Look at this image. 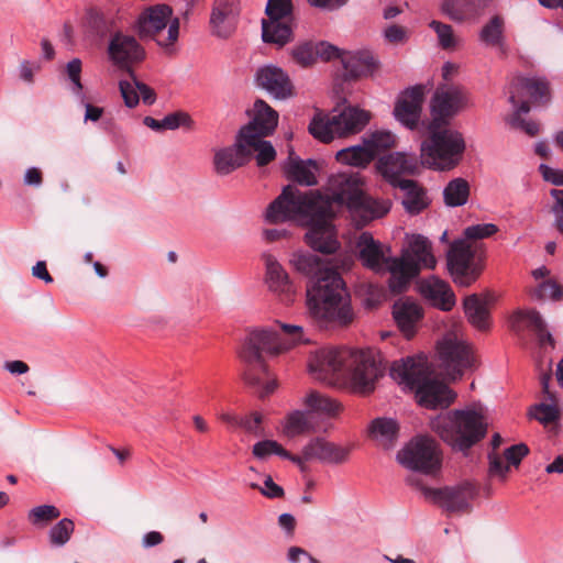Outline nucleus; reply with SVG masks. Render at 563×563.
I'll use <instances>...</instances> for the list:
<instances>
[{
    "label": "nucleus",
    "mask_w": 563,
    "mask_h": 563,
    "mask_svg": "<svg viewBox=\"0 0 563 563\" xmlns=\"http://www.w3.org/2000/svg\"><path fill=\"white\" fill-rule=\"evenodd\" d=\"M346 206L353 213H361L364 222L373 219L368 201L362 189L357 173H339L329 178L325 191L308 190L287 185L280 195L269 203L265 218L269 223L288 220L300 221L309 229L306 243L322 254H333L340 247L332 219L336 211Z\"/></svg>",
    "instance_id": "nucleus-1"
},
{
    "label": "nucleus",
    "mask_w": 563,
    "mask_h": 563,
    "mask_svg": "<svg viewBox=\"0 0 563 563\" xmlns=\"http://www.w3.org/2000/svg\"><path fill=\"white\" fill-rule=\"evenodd\" d=\"M290 265L309 278L306 306L309 317L321 329H344L355 320L351 296L341 275L309 252H295Z\"/></svg>",
    "instance_id": "nucleus-2"
},
{
    "label": "nucleus",
    "mask_w": 563,
    "mask_h": 563,
    "mask_svg": "<svg viewBox=\"0 0 563 563\" xmlns=\"http://www.w3.org/2000/svg\"><path fill=\"white\" fill-rule=\"evenodd\" d=\"M280 329L282 332L271 328L252 330L240 352V357L245 364L244 382L254 388L261 398L271 395L277 387L276 380L269 375L264 354L277 356L306 341L300 325L280 323Z\"/></svg>",
    "instance_id": "nucleus-3"
},
{
    "label": "nucleus",
    "mask_w": 563,
    "mask_h": 563,
    "mask_svg": "<svg viewBox=\"0 0 563 563\" xmlns=\"http://www.w3.org/2000/svg\"><path fill=\"white\" fill-rule=\"evenodd\" d=\"M310 369L323 379L328 375L345 379L352 390L361 395L374 391L383 375L380 354L374 347L320 349L310 362Z\"/></svg>",
    "instance_id": "nucleus-4"
},
{
    "label": "nucleus",
    "mask_w": 563,
    "mask_h": 563,
    "mask_svg": "<svg viewBox=\"0 0 563 563\" xmlns=\"http://www.w3.org/2000/svg\"><path fill=\"white\" fill-rule=\"evenodd\" d=\"M431 368L424 355L408 356L389 365V376L400 378L411 391L417 402L427 409H446L455 400V393L437 378L431 377Z\"/></svg>",
    "instance_id": "nucleus-5"
},
{
    "label": "nucleus",
    "mask_w": 563,
    "mask_h": 563,
    "mask_svg": "<svg viewBox=\"0 0 563 563\" xmlns=\"http://www.w3.org/2000/svg\"><path fill=\"white\" fill-rule=\"evenodd\" d=\"M429 427L453 451L466 454L488 432L484 415L474 409H451L432 417Z\"/></svg>",
    "instance_id": "nucleus-6"
},
{
    "label": "nucleus",
    "mask_w": 563,
    "mask_h": 563,
    "mask_svg": "<svg viewBox=\"0 0 563 563\" xmlns=\"http://www.w3.org/2000/svg\"><path fill=\"white\" fill-rule=\"evenodd\" d=\"M498 231L493 223H482L464 229L462 239L454 240L446 252V269L452 282L459 287L472 286L482 275L484 265L476 258L468 240H482Z\"/></svg>",
    "instance_id": "nucleus-7"
},
{
    "label": "nucleus",
    "mask_w": 563,
    "mask_h": 563,
    "mask_svg": "<svg viewBox=\"0 0 563 563\" xmlns=\"http://www.w3.org/2000/svg\"><path fill=\"white\" fill-rule=\"evenodd\" d=\"M371 121V112L357 106L344 104L331 112H317L309 123L310 134L323 142L330 143L335 137H346L360 133Z\"/></svg>",
    "instance_id": "nucleus-8"
},
{
    "label": "nucleus",
    "mask_w": 563,
    "mask_h": 563,
    "mask_svg": "<svg viewBox=\"0 0 563 563\" xmlns=\"http://www.w3.org/2000/svg\"><path fill=\"white\" fill-rule=\"evenodd\" d=\"M429 136L421 143L422 163L435 170L457 166L465 151L463 135L455 130L428 126Z\"/></svg>",
    "instance_id": "nucleus-9"
},
{
    "label": "nucleus",
    "mask_w": 563,
    "mask_h": 563,
    "mask_svg": "<svg viewBox=\"0 0 563 563\" xmlns=\"http://www.w3.org/2000/svg\"><path fill=\"white\" fill-rule=\"evenodd\" d=\"M173 9L167 4H155L143 10L134 29L141 40H154L166 52L173 51L179 37V18H172Z\"/></svg>",
    "instance_id": "nucleus-10"
},
{
    "label": "nucleus",
    "mask_w": 563,
    "mask_h": 563,
    "mask_svg": "<svg viewBox=\"0 0 563 563\" xmlns=\"http://www.w3.org/2000/svg\"><path fill=\"white\" fill-rule=\"evenodd\" d=\"M386 152L387 131H376L364 136L361 144L340 150L335 158L342 164L355 167H365L372 161L378 158L375 166L376 173L387 180Z\"/></svg>",
    "instance_id": "nucleus-11"
},
{
    "label": "nucleus",
    "mask_w": 563,
    "mask_h": 563,
    "mask_svg": "<svg viewBox=\"0 0 563 563\" xmlns=\"http://www.w3.org/2000/svg\"><path fill=\"white\" fill-rule=\"evenodd\" d=\"M397 460L409 470L433 475L441 468L442 452L432 437L417 435L398 452Z\"/></svg>",
    "instance_id": "nucleus-12"
},
{
    "label": "nucleus",
    "mask_w": 563,
    "mask_h": 563,
    "mask_svg": "<svg viewBox=\"0 0 563 563\" xmlns=\"http://www.w3.org/2000/svg\"><path fill=\"white\" fill-rule=\"evenodd\" d=\"M437 356L440 365L452 379H460L465 369L475 365L474 347L454 333H446L437 342Z\"/></svg>",
    "instance_id": "nucleus-13"
},
{
    "label": "nucleus",
    "mask_w": 563,
    "mask_h": 563,
    "mask_svg": "<svg viewBox=\"0 0 563 563\" xmlns=\"http://www.w3.org/2000/svg\"><path fill=\"white\" fill-rule=\"evenodd\" d=\"M398 159V153L389 152V186L399 190L395 197L401 201L405 211L410 216H418L429 208L431 199L427 189L419 181L404 178L391 172V167L397 165Z\"/></svg>",
    "instance_id": "nucleus-14"
},
{
    "label": "nucleus",
    "mask_w": 563,
    "mask_h": 563,
    "mask_svg": "<svg viewBox=\"0 0 563 563\" xmlns=\"http://www.w3.org/2000/svg\"><path fill=\"white\" fill-rule=\"evenodd\" d=\"M476 495V486L467 481L455 486L424 489V496L448 512L470 511Z\"/></svg>",
    "instance_id": "nucleus-15"
},
{
    "label": "nucleus",
    "mask_w": 563,
    "mask_h": 563,
    "mask_svg": "<svg viewBox=\"0 0 563 563\" xmlns=\"http://www.w3.org/2000/svg\"><path fill=\"white\" fill-rule=\"evenodd\" d=\"M465 98L455 87L437 88L431 101L430 112L431 121L428 126L445 128L464 107Z\"/></svg>",
    "instance_id": "nucleus-16"
},
{
    "label": "nucleus",
    "mask_w": 563,
    "mask_h": 563,
    "mask_svg": "<svg viewBox=\"0 0 563 563\" xmlns=\"http://www.w3.org/2000/svg\"><path fill=\"white\" fill-rule=\"evenodd\" d=\"M108 55L115 66L130 75L133 65L143 62L146 53L134 36L115 32L110 38Z\"/></svg>",
    "instance_id": "nucleus-17"
},
{
    "label": "nucleus",
    "mask_w": 563,
    "mask_h": 563,
    "mask_svg": "<svg viewBox=\"0 0 563 563\" xmlns=\"http://www.w3.org/2000/svg\"><path fill=\"white\" fill-rule=\"evenodd\" d=\"M424 93V85H415L405 89L396 101L394 108L395 118L411 131L418 128Z\"/></svg>",
    "instance_id": "nucleus-18"
},
{
    "label": "nucleus",
    "mask_w": 563,
    "mask_h": 563,
    "mask_svg": "<svg viewBox=\"0 0 563 563\" xmlns=\"http://www.w3.org/2000/svg\"><path fill=\"white\" fill-rule=\"evenodd\" d=\"M508 92V101L514 107H518V99L523 97L534 104H544L551 97L549 81L543 77L517 76L511 80Z\"/></svg>",
    "instance_id": "nucleus-19"
},
{
    "label": "nucleus",
    "mask_w": 563,
    "mask_h": 563,
    "mask_svg": "<svg viewBox=\"0 0 563 563\" xmlns=\"http://www.w3.org/2000/svg\"><path fill=\"white\" fill-rule=\"evenodd\" d=\"M263 261L265 265L264 282L268 290L280 301L285 303L292 302L296 287L287 271L272 254H264Z\"/></svg>",
    "instance_id": "nucleus-20"
},
{
    "label": "nucleus",
    "mask_w": 563,
    "mask_h": 563,
    "mask_svg": "<svg viewBox=\"0 0 563 563\" xmlns=\"http://www.w3.org/2000/svg\"><path fill=\"white\" fill-rule=\"evenodd\" d=\"M416 290L442 311H450L455 306L456 299L450 284L437 275L418 279Z\"/></svg>",
    "instance_id": "nucleus-21"
},
{
    "label": "nucleus",
    "mask_w": 563,
    "mask_h": 563,
    "mask_svg": "<svg viewBox=\"0 0 563 563\" xmlns=\"http://www.w3.org/2000/svg\"><path fill=\"white\" fill-rule=\"evenodd\" d=\"M255 80L258 87L266 90L275 99L285 100L294 96V86L288 74L278 66L265 65L260 67Z\"/></svg>",
    "instance_id": "nucleus-22"
},
{
    "label": "nucleus",
    "mask_w": 563,
    "mask_h": 563,
    "mask_svg": "<svg viewBox=\"0 0 563 563\" xmlns=\"http://www.w3.org/2000/svg\"><path fill=\"white\" fill-rule=\"evenodd\" d=\"M238 16V0H214L209 22L211 33L228 38L235 31Z\"/></svg>",
    "instance_id": "nucleus-23"
},
{
    "label": "nucleus",
    "mask_w": 563,
    "mask_h": 563,
    "mask_svg": "<svg viewBox=\"0 0 563 563\" xmlns=\"http://www.w3.org/2000/svg\"><path fill=\"white\" fill-rule=\"evenodd\" d=\"M399 256L408 263H416L420 272L433 271L438 263L431 241L421 234L407 235V244L401 249Z\"/></svg>",
    "instance_id": "nucleus-24"
},
{
    "label": "nucleus",
    "mask_w": 563,
    "mask_h": 563,
    "mask_svg": "<svg viewBox=\"0 0 563 563\" xmlns=\"http://www.w3.org/2000/svg\"><path fill=\"white\" fill-rule=\"evenodd\" d=\"M420 269L416 263H408L400 256L389 255V295L407 292L411 284L420 279Z\"/></svg>",
    "instance_id": "nucleus-25"
},
{
    "label": "nucleus",
    "mask_w": 563,
    "mask_h": 563,
    "mask_svg": "<svg viewBox=\"0 0 563 563\" xmlns=\"http://www.w3.org/2000/svg\"><path fill=\"white\" fill-rule=\"evenodd\" d=\"M391 314L399 331L407 340L416 335L417 324L423 318L422 308L411 298L395 301Z\"/></svg>",
    "instance_id": "nucleus-26"
},
{
    "label": "nucleus",
    "mask_w": 563,
    "mask_h": 563,
    "mask_svg": "<svg viewBox=\"0 0 563 563\" xmlns=\"http://www.w3.org/2000/svg\"><path fill=\"white\" fill-rule=\"evenodd\" d=\"M351 448H343L324 439L316 438L303 446L307 461L318 460L329 464H341L347 461Z\"/></svg>",
    "instance_id": "nucleus-27"
},
{
    "label": "nucleus",
    "mask_w": 563,
    "mask_h": 563,
    "mask_svg": "<svg viewBox=\"0 0 563 563\" xmlns=\"http://www.w3.org/2000/svg\"><path fill=\"white\" fill-rule=\"evenodd\" d=\"M246 163L241 131L235 143L214 152L213 168L220 176H227Z\"/></svg>",
    "instance_id": "nucleus-28"
},
{
    "label": "nucleus",
    "mask_w": 563,
    "mask_h": 563,
    "mask_svg": "<svg viewBox=\"0 0 563 563\" xmlns=\"http://www.w3.org/2000/svg\"><path fill=\"white\" fill-rule=\"evenodd\" d=\"M130 79L119 81V89L128 108H134L139 104L140 99L146 106H152L156 101V93L146 84L139 80L134 70H130Z\"/></svg>",
    "instance_id": "nucleus-29"
},
{
    "label": "nucleus",
    "mask_w": 563,
    "mask_h": 563,
    "mask_svg": "<svg viewBox=\"0 0 563 563\" xmlns=\"http://www.w3.org/2000/svg\"><path fill=\"white\" fill-rule=\"evenodd\" d=\"M341 63L345 80L367 76L376 67V59L369 51L344 52L341 56Z\"/></svg>",
    "instance_id": "nucleus-30"
},
{
    "label": "nucleus",
    "mask_w": 563,
    "mask_h": 563,
    "mask_svg": "<svg viewBox=\"0 0 563 563\" xmlns=\"http://www.w3.org/2000/svg\"><path fill=\"white\" fill-rule=\"evenodd\" d=\"M490 299L476 294L467 296L463 301L467 321L479 331H487L492 325L489 306Z\"/></svg>",
    "instance_id": "nucleus-31"
},
{
    "label": "nucleus",
    "mask_w": 563,
    "mask_h": 563,
    "mask_svg": "<svg viewBox=\"0 0 563 563\" xmlns=\"http://www.w3.org/2000/svg\"><path fill=\"white\" fill-rule=\"evenodd\" d=\"M278 123V113L264 100H256L254 103V118L240 131L269 135Z\"/></svg>",
    "instance_id": "nucleus-32"
},
{
    "label": "nucleus",
    "mask_w": 563,
    "mask_h": 563,
    "mask_svg": "<svg viewBox=\"0 0 563 563\" xmlns=\"http://www.w3.org/2000/svg\"><path fill=\"white\" fill-rule=\"evenodd\" d=\"M358 257L362 264L375 273H384L387 268V260L384 253L371 234L362 233L358 242Z\"/></svg>",
    "instance_id": "nucleus-33"
},
{
    "label": "nucleus",
    "mask_w": 563,
    "mask_h": 563,
    "mask_svg": "<svg viewBox=\"0 0 563 563\" xmlns=\"http://www.w3.org/2000/svg\"><path fill=\"white\" fill-rule=\"evenodd\" d=\"M241 135L246 161L253 153L258 166H265L275 159L276 151L271 142L263 140L265 135L242 131Z\"/></svg>",
    "instance_id": "nucleus-34"
},
{
    "label": "nucleus",
    "mask_w": 563,
    "mask_h": 563,
    "mask_svg": "<svg viewBox=\"0 0 563 563\" xmlns=\"http://www.w3.org/2000/svg\"><path fill=\"white\" fill-rule=\"evenodd\" d=\"M511 321L514 329L516 328L517 323L527 321L528 327L536 333L538 342L541 346L549 344L550 346L554 347V339L548 331L542 316L536 309H518L514 312Z\"/></svg>",
    "instance_id": "nucleus-35"
},
{
    "label": "nucleus",
    "mask_w": 563,
    "mask_h": 563,
    "mask_svg": "<svg viewBox=\"0 0 563 563\" xmlns=\"http://www.w3.org/2000/svg\"><path fill=\"white\" fill-rule=\"evenodd\" d=\"M318 170L317 162L309 159H300L299 157H289L286 166V174L289 179L301 186H314L318 184L316 173Z\"/></svg>",
    "instance_id": "nucleus-36"
},
{
    "label": "nucleus",
    "mask_w": 563,
    "mask_h": 563,
    "mask_svg": "<svg viewBox=\"0 0 563 563\" xmlns=\"http://www.w3.org/2000/svg\"><path fill=\"white\" fill-rule=\"evenodd\" d=\"M294 38L290 21L262 20V40L264 43L284 47Z\"/></svg>",
    "instance_id": "nucleus-37"
},
{
    "label": "nucleus",
    "mask_w": 563,
    "mask_h": 563,
    "mask_svg": "<svg viewBox=\"0 0 563 563\" xmlns=\"http://www.w3.org/2000/svg\"><path fill=\"white\" fill-rule=\"evenodd\" d=\"M82 26L88 37L103 40L113 30V21L96 9L87 10Z\"/></svg>",
    "instance_id": "nucleus-38"
},
{
    "label": "nucleus",
    "mask_w": 563,
    "mask_h": 563,
    "mask_svg": "<svg viewBox=\"0 0 563 563\" xmlns=\"http://www.w3.org/2000/svg\"><path fill=\"white\" fill-rule=\"evenodd\" d=\"M305 405L308 411L312 412L314 419L317 416L333 418L341 410L339 402L317 390H312L307 395Z\"/></svg>",
    "instance_id": "nucleus-39"
},
{
    "label": "nucleus",
    "mask_w": 563,
    "mask_h": 563,
    "mask_svg": "<svg viewBox=\"0 0 563 563\" xmlns=\"http://www.w3.org/2000/svg\"><path fill=\"white\" fill-rule=\"evenodd\" d=\"M319 429L317 420L312 412L307 410H296L288 415L285 433L288 437H295L303 433L314 432Z\"/></svg>",
    "instance_id": "nucleus-40"
},
{
    "label": "nucleus",
    "mask_w": 563,
    "mask_h": 563,
    "mask_svg": "<svg viewBox=\"0 0 563 563\" xmlns=\"http://www.w3.org/2000/svg\"><path fill=\"white\" fill-rule=\"evenodd\" d=\"M471 188L466 179L462 177L450 180L443 189V200L448 207H462L470 197Z\"/></svg>",
    "instance_id": "nucleus-41"
},
{
    "label": "nucleus",
    "mask_w": 563,
    "mask_h": 563,
    "mask_svg": "<svg viewBox=\"0 0 563 563\" xmlns=\"http://www.w3.org/2000/svg\"><path fill=\"white\" fill-rule=\"evenodd\" d=\"M440 10L454 22H463L476 15L473 0H442Z\"/></svg>",
    "instance_id": "nucleus-42"
},
{
    "label": "nucleus",
    "mask_w": 563,
    "mask_h": 563,
    "mask_svg": "<svg viewBox=\"0 0 563 563\" xmlns=\"http://www.w3.org/2000/svg\"><path fill=\"white\" fill-rule=\"evenodd\" d=\"M75 531V523L69 518H63L48 531V541L53 548H62L68 543Z\"/></svg>",
    "instance_id": "nucleus-43"
},
{
    "label": "nucleus",
    "mask_w": 563,
    "mask_h": 563,
    "mask_svg": "<svg viewBox=\"0 0 563 563\" xmlns=\"http://www.w3.org/2000/svg\"><path fill=\"white\" fill-rule=\"evenodd\" d=\"M356 291L363 305L368 309L376 308L386 296L382 287L369 282L361 283Z\"/></svg>",
    "instance_id": "nucleus-44"
},
{
    "label": "nucleus",
    "mask_w": 563,
    "mask_h": 563,
    "mask_svg": "<svg viewBox=\"0 0 563 563\" xmlns=\"http://www.w3.org/2000/svg\"><path fill=\"white\" fill-rule=\"evenodd\" d=\"M515 108V113L511 117L509 123L514 128H519L523 130L528 135L536 136L540 131V126L534 121H527L521 118L522 114H527L530 112V103L528 100H521L518 107Z\"/></svg>",
    "instance_id": "nucleus-45"
},
{
    "label": "nucleus",
    "mask_w": 563,
    "mask_h": 563,
    "mask_svg": "<svg viewBox=\"0 0 563 563\" xmlns=\"http://www.w3.org/2000/svg\"><path fill=\"white\" fill-rule=\"evenodd\" d=\"M60 516L59 509L54 505H41L27 512V520L34 527H45Z\"/></svg>",
    "instance_id": "nucleus-46"
},
{
    "label": "nucleus",
    "mask_w": 563,
    "mask_h": 563,
    "mask_svg": "<svg viewBox=\"0 0 563 563\" xmlns=\"http://www.w3.org/2000/svg\"><path fill=\"white\" fill-rule=\"evenodd\" d=\"M504 20L499 15H494L482 29L481 41L487 45L496 46L503 41Z\"/></svg>",
    "instance_id": "nucleus-47"
},
{
    "label": "nucleus",
    "mask_w": 563,
    "mask_h": 563,
    "mask_svg": "<svg viewBox=\"0 0 563 563\" xmlns=\"http://www.w3.org/2000/svg\"><path fill=\"white\" fill-rule=\"evenodd\" d=\"M367 438L377 448L387 450V417H378L367 427Z\"/></svg>",
    "instance_id": "nucleus-48"
},
{
    "label": "nucleus",
    "mask_w": 563,
    "mask_h": 563,
    "mask_svg": "<svg viewBox=\"0 0 563 563\" xmlns=\"http://www.w3.org/2000/svg\"><path fill=\"white\" fill-rule=\"evenodd\" d=\"M291 0H268L265 8L266 20L291 21Z\"/></svg>",
    "instance_id": "nucleus-49"
},
{
    "label": "nucleus",
    "mask_w": 563,
    "mask_h": 563,
    "mask_svg": "<svg viewBox=\"0 0 563 563\" xmlns=\"http://www.w3.org/2000/svg\"><path fill=\"white\" fill-rule=\"evenodd\" d=\"M531 296L537 300L561 301L563 300V286L553 279H547L538 285Z\"/></svg>",
    "instance_id": "nucleus-50"
},
{
    "label": "nucleus",
    "mask_w": 563,
    "mask_h": 563,
    "mask_svg": "<svg viewBox=\"0 0 563 563\" xmlns=\"http://www.w3.org/2000/svg\"><path fill=\"white\" fill-rule=\"evenodd\" d=\"M294 62L301 67H308L316 63L314 43L305 41L298 43L290 49Z\"/></svg>",
    "instance_id": "nucleus-51"
},
{
    "label": "nucleus",
    "mask_w": 563,
    "mask_h": 563,
    "mask_svg": "<svg viewBox=\"0 0 563 563\" xmlns=\"http://www.w3.org/2000/svg\"><path fill=\"white\" fill-rule=\"evenodd\" d=\"M429 27L432 29L438 36L439 45L443 49H452L456 45V40L453 34V29L450 24L432 20L429 23Z\"/></svg>",
    "instance_id": "nucleus-52"
},
{
    "label": "nucleus",
    "mask_w": 563,
    "mask_h": 563,
    "mask_svg": "<svg viewBox=\"0 0 563 563\" xmlns=\"http://www.w3.org/2000/svg\"><path fill=\"white\" fill-rule=\"evenodd\" d=\"M532 409L536 412L530 410L531 417L544 426L556 422L560 418V410L554 404L540 402L534 405Z\"/></svg>",
    "instance_id": "nucleus-53"
},
{
    "label": "nucleus",
    "mask_w": 563,
    "mask_h": 563,
    "mask_svg": "<svg viewBox=\"0 0 563 563\" xmlns=\"http://www.w3.org/2000/svg\"><path fill=\"white\" fill-rule=\"evenodd\" d=\"M253 455L260 460H264L271 454L279 456L288 455L286 451L278 442L274 440H263L253 445Z\"/></svg>",
    "instance_id": "nucleus-54"
},
{
    "label": "nucleus",
    "mask_w": 563,
    "mask_h": 563,
    "mask_svg": "<svg viewBox=\"0 0 563 563\" xmlns=\"http://www.w3.org/2000/svg\"><path fill=\"white\" fill-rule=\"evenodd\" d=\"M530 453V449L526 443H518L507 448L504 456L508 462L509 467H518L521 461Z\"/></svg>",
    "instance_id": "nucleus-55"
},
{
    "label": "nucleus",
    "mask_w": 563,
    "mask_h": 563,
    "mask_svg": "<svg viewBox=\"0 0 563 563\" xmlns=\"http://www.w3.org/2000/svg\"><path fill=\"white\" fill-rule=\"evenodd\" d=\"M163 124L166 130H176L180 126L190 128L192 125V120L188 113L176 111L165 115L163 118Z\"/></svg>",
    "instance_id": "nucleus-56"
},
{
    "label": "nucleus",
    "mask_w": 563,
    "mask_h": 563,
    "mask_svg": "<svg viewBox=\"0 0 563 563\" xmlns=\"http://www.w3.org/2000/svg\"><path fill=\"white\" fill-rule=\"evenodd\" d=\"M81 65L82 64L79 58H73L70 62L67 63L65 68L67 77L73 84L71 90L75 93H79L82 90V85L80 80Z\"/></svg>",
    "instance_id": "nucleus-57"
},
{
    "label": "nucleus",
    "mask_w": 563,
    "mask_h": 563,
    "mask_svg": "<svg viewBox=\"0 0 563 563\" xmlns=\"http://www.w3.org/2000/svg\"><path fill=\"white\" fill-rule=\"evenodd\" d=\"M314 52H316V60L318 58L322 60H331L332 58H340L344 52H342L339 47L330 44L325 41H320L314 43Z\"/></svg>",
    "instance_id": "nucleus-58"
},
{
    "label": "nucleus",
    "mask_w": 563,
    "mask_h": 563,
    "mask_svg": "<svg viewBox=\"0 0 563 563\" xmlns=\"http://www.w3.org/2000/svg\"><path fill=\"white\" fill-rule=\"evenodd\" d=\"M550 195L554 199V203L552 206L554 225L563 235V189H551Z\"/></svg>",
    "instance_id": "nucleus-59"
},
{
    "label": "nucleus",
    "mask_w": 563,
    "mask_h": 563,
    "mask_svg": "<svg viewBox=\"0 0 563 563\" xmlns=\"http://www.w3.org/2000/svg\"><path fill=\"white\" fill-rule=\"evenodd\" d=\"M250 486L254 489H260L262 495H264L267 498H280L284 496L285 492L284 488L272 479L271 476H267L264 481V486L261 487L256 483H251Z\"/></svg>",
    "instance_id": "nucleus-60"
},
{
    "label": "nucleus",
    "mask_w": 563,
    "mask_h": 563,
    "mask_svg": "<svg viewBox=\"0 0 563 563\" xmlns=\"http://www.w3.org/2000/svg\"><path fill=\"white\" fill-rule=\"evenodd\" d=\"M488 461H489V475L492 476H499L503 479L506 478L507 473L510 471V467L508 464H505L497 453H489L488 454Z\"/></svg>",
    "instance_id": "nucleus-61"
},
{
    "label": "nucleus",
    "mask_w": 563,
    "mask_h": 563,
    "mask_svg": "<svg viewBox=\"0 0 563 563\" xmlns=\"http://www.w3.org/2000/svg\"><path fill=\"white\" fill-rule=\"evenodd\" d=\"M540 172H541L544 180H547L555 186H563V170L562 169L552 168L548 165L541 164Z\"/></svg>",
    "instance_id": "nucleus-62"
},
{
    "label": "nucleus",
    "mask_w": 563,
    "mask_h": 563,
    "mask_svg": "<svg viewBox=\"0 0 563 563\" xmlns=\"http://www.w3.org/2000/svg\"><path fill=\"white\" fill-rule=\"evenodd\" d=\"M262 422V416L257 412H254L252 417H246L241 419L239 426L244 428L247 432L254 433L256 435L261 434L260 424Z\"/></svg>",
    "instance_id": "nucleus-63"
},
{
    "label": "nucleus",
    "mask_w": 563,
    "mask_h": 563,
    "mask_svg": "<svg viewBox=\"0 0 563 563\" xmlns=\"http://www.w3.org/2000/svg\"><path fill=\"white\" fill-rule=\"evenodd\" d=\"M409 38V31L398 24H389V43L402 44Z\"/></svg>",
    "instance_id": "nucleus-64"
}]
</instances>
